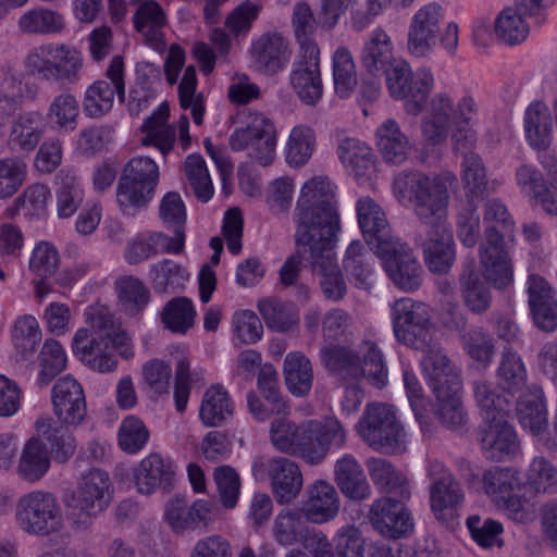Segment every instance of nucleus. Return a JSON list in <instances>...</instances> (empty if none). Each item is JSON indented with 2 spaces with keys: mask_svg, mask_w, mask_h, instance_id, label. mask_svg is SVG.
I'll list each match as a JSON object with an SVG mask.
<instances>
[{
  "mask_svg": "<svg viewBox=\"0 0 557 557\" xmlns=\"http://www.w3.org/2000/svg\"><path fill=\"white\" fill-rule=\"evenodd\" d=\"M476 106L471 96H463L455 104L450 95L438 92L430 103L428 114L421 122V133L425 145L441 146L451 128L453 148L457 153H465L461 163V181L469 208L458 215L457 235L462 244L476 238L479 215L474 208L488 191L485 166L482 159L472 152L476 143L473 128L476 121Z\"/></svg>",
  "mask_w": 557,
  "mask_h": 557,
  "instance_id": "obj_1",
  "label": "nucleus"
},
{
  "mask_svg": "<svg viewBox=\"0 0 557 557\" xmlns=\"http://www.w3.org/2000/svg\"><path fill=\"white\" fill-rule=\"evenodd\" d=\"M523 131L529 146L539 151V162L545 171L547 183L535 166L523 164L516 171L517 185L546 213L557 215V151H547L553 140V123L550 111L544 102L533 101L527 107Z\"/></svg>",
  "mask_w": 557,
  "mask_h": 557,
  "instance_id": "obj_2",
  "label": "nucleus"
},
{
  "mask_svg": "<svg viewBox=\"0 0 557 557\" xmlns=\"http://www.w3.org/2000/svg\"><path fill=\"white\" fill-rule=\"evenodd\" d=\"M296 244H337L345 240L338 212V187L325 175L306 180L294 213Z\"/></svg>",
  "mask_w": 557,
  "mask_h": 557,
  "instance_id": "obj_3",
  "label": "nucleus"
},
{
  "mask_svg": "<svg viewBox=\"0 0 557 557\" xmlns=\"http://www.w3.org/2000/svg\"><path fill=\"white\" fill-rule=\"evenodd\" d=\"M457 185V177L446 171L434 176L421 172H401L393 183L395 198L430 224H434L435 238L431 244H451L453 233L446 224L449 190Z\"/></svg>",
  "mask_w": 557,
  "mask_h": 557,
  "instance_id": "obj_4",
  "label": "nucleus"
},
{
  "mask_svg": "<svg viewBox=\"0 0 557 557\" xmlns=\"http://www.w3.org/2000/svg\"><path fill=\"white\" fill-rule=\"evenodd\" d=\"M269 438L276 450L317 465L326 458L330 450L345 447L347 432L335 417L301 423L282 417L271 422Z\"/></svg>",
  "mask_w": 557,
  "mask_h": 557,
  "instance_id": "obj_5",
  "label": "nucleus"
},
{
  "mask_svg": "<svg viewBox=\"0 0 557 557\" xmlns=\"http://www.w3.org/2000/svg\"><path fill=\"white\" fill-rule=\"evenodd\" d=\"M84 319L89 327L76 330L71 342L73 355L94 371L113 372L117 358L110 346L112 314L107 307L92 305L85 309Z\"/></svg>",
  "mask_w": 557,
  "mask_h": 557,
  "instance_id": "obj_6",
  "label": "nucleus"
},
{
  "mask_svg": "<svg viewBox=\"0 0 557 557\" xmlns=\"http://www.w3.org/2000/svg\"><path fill=\"white\" fill-rule=\"evenodd\" d=\"M321 359L325 368L344 382L367 379L376 387L387 383L384 356L373 341H362L356 349L325 345L321 349Z\"/></svg>",
  "mask_w": 557,
  "mask_h": 557,
  "instance_id": "obj_7",
  "label": "nucleus"
},
{
  "mask_svg": "<svg viewBox=\"0 0 557 557\" xmlns=\"http://www.w3.org/2000/svg\"><path fill=\"white\" fill-rule=\"evenodd\" d=\"M113 493V482L107 471L95 468L84 472L65 502L70 524L75 530L88 529L110 506Z\"/></svg>",
  "mask_w": 557,
  "mask_h": 557,
  "instance_id": "obj_8",
  "label": "nucleus"
},
{
  "mask_svg": "<svg viewBox=\"0 0 557 557\" xmlns=\"http://www.w3.org/2000/svg\"><path fill=\"white\" fill-rule=\"evenodd\" d=\"M305 547L313 557H412L409 547L394 552L385 544L367 543L362 532L352 524L338 528L332 543L322 532H313L306 539Z\"/></svg>",
  "mask_w": 557,
  "mask_h": 557,
  "instance_id": "obj_9",
  "label": "nucleus"
},
{
  "mask_svg": "<svg viewBox=\"0 0 557 557\" xmlns=\"http://www.w3.org/2000/svg\"><path fill=\"white\" fill-rule=\"evenodd\" d=\"M14 522L24 534L48 537L64 529V516L57 496L46 490H33L21 495L14 508Z\"/></svg>",
  "mask_w": 557,
  "mask_h": 557,
  "instance_id": "obj_10",
  "label": "nucleus"
},
{
  "mask_svg": "<svg viewBox=\"0 0 557 557\" xmlns=\"http://www.w3.org/2000/svg\"><path fill=\"white\" fill-rule=\"evenodd\" d=\"M234 151H247L262 166L276 157L277 132L274 122L261 112L244 111L237 115L228 140Z\"/></svg>",
  "mask_w": 557,
  "mask_h": 557,
  "instance_id": "obj_11",
  "label": "nucleus"
},
{
  "mask_svg": "<svg viewBox=\"0 0 557 557\" xmlns=\"http://www.w3.org/2000/svg\"><path fill=\"white\" fill-rule=\"evenodd\" d=\"M392 98L404 102L407 113L418 115L424 111L425 119L430 103H426L434 87V76L429 67H419L412 72L410 64L398 58L383 72ZM433 98L430 100L432 101Z\"/></svg>",
  "mask_w": 557,
  "mask_h": 557,
  "instance_id": "obj_12",
  "label": "nucleus"
},
{
  "mask_svg": "<svg viewBox=\"0 0 557 557\" xmlns=\"http://www.w3.org/2000/svg\"><path fill=\"white\" fill-rule=\"evenodd\" d=\"M160 171L150 157H134L124 166L116 188L120 210L134 215L152 200L159 182Z\"/></svg>",
  "mask_w": 557,
  "mask_h": 557,
  "instance_id": "obj_13",
  "label": "nucleus"
},
{
  "mask_svg": "<svg viewBox=\"0 0 557 557\" xmlns=\"http://www.w3.org/2000/svg\"><path fill=\"white\" fill-rule=\"evenodd\" d=\"M482 481L485 494L509 519L517 522L534 519V503L516 494L521 487L517 470L493 468L484 472Z\"/></svg>",
  "mask_w": 557,
  "mask_h": 557,
  "instance_id": "obj_14",
  "label": "nucleus"
},
{
  "mask_svg": "<svg viewBox=\"0 0 557 557\" xmlns=\"http://www.w3.org/2000/svg\"><path fill=\"white\" fill-rule=\"evenodd\" d=\"M356 431L370 446L383 451L399 450L406 437L395 409L384 404H368Z\"/></svg>",
  "mask_w": 557,
  "mask_h": 557,
  "instance_id": "obj_15",
  "label": "nucleus"
},
{
  "mask_svg": "<svg viewBox=\"0 0 557 557\" xmlns=\"http://www.w3.org/2000/svg\"><path fill=\"white\" fill-rule=\"evenodd\" d=\"M25 66L45 79H72L83 66V55L73 46L49 42L33 48L25 59Z\"/></svg>",
  "mask_w": 557,
  "mask_h": 557,
  "instance_id": "obj_16",
  "label": "nucleus"
},
{
  "mask_svg": "<svg viewBox=\"0 0 557 557\" xmlns=\"http://www.w3.org/2000/svg\"><path fill=\"white\" fill-rule=\"evenodd\" d=\"M391 319L397 341L416 349H424L432 339L426 305L401 298L391 306Z\"/></svg>",
  "mask_w": 557,
  "mask_h": 557,
  "instance_id": "obj_17",
  "label": "nucleus"
},
{
  "mask_svg": "<svg viewBox=\"0 0 557 557\" xmlns=\"http://www.w3.org/2000/svg\"><path fill=\"white\" fill-rule=\"evenodd\" d=\"M430 506L438 521L451 520L465 500V494L454 475L438 460H429Z\"/></svg>",
  "mask_w": 557,
  "mask_h": 557,
  "instance_id": "obj_18",
  "label": "nucleus"
},
{
  "mask_svg": "<svg viewBox=\"0 0 557 557\" xmlns=\"http://www.w3.org/2000/svg\"><path fill=\"white\" fill-rule=\"evenodd\" d=\"M544 11L543 0H515L495 20L494 30L497 38L510 46L523 42L530 34L528 18L542 23Z\"/></svg>",
  "mask_w": 557,
  "mask_h": 557,
  "instance_id": "obj_19",
  "label": "nucleus"
},
{
  "mask_svg": "<svg viewBox=\"0 0 557 557\" xmlns=\"http://www.w3.org/2000/svg\"><path fill=\"white\" fill-rule=\"evenodd\" d=\"M301 55L293 65L290 85L299 99L309 106L317 104L323 96L320 70V49L311 40L300 41Z\"/></svg>",
  "mask_w": 557,
  "mask_h": 557,
  "instance_id": "obj_20",
  "label": "nucleus"
},
{
  "mask_svg": "<svg viewBox=\"0 0 557 557\" xmlns=\"http://www.w3.org/2000/svg\"><path fill=\"white\" fill-rule=\"evenodd\" d=\"M443 20L444 10L437 3H428L413 14L407 36V49L411 55L425 58L434 51Z\"/></svg>",
  "mask_w": 557,
  "mask_h": 557,
  "instance_id": "obj_21",
  "label": "nucleus"
},
{
  "mask_svg": "<svg viewBox=\"0 0 557 557\" xmlns=\"http://www.w3.org/2000/svg\"><path fill=\"white\" fill-rule=\"evenodd\" d=\"M388 277L404 292L417 289L422 282L421 267L407 246H374Z\"/></svg>",
  "mask_w": 557,
  "mask_h": 557,
  "instance_id": "obj_22",
  "label": "nucleus"
},
{
  "mask_svg": "<svg viewBox=\"0 0 557 557\" xmlns=\"http://www.w3.org/2000/svg\"><path fill=\"white\" fill-rule=\"evenodd\" d=\"M336 154L344 170L359 184H371L379 177L380 162L368 143L355 137L342 138Z\"/></svg>",
  "mask_w": 557,
  "mask_h": 557,
  "instance_id": "obj_23",
  "label": "nucleus"
},
{
  "mask_svg": "<svg viewBox=\"0 0 557 557\" xmlns=\"http://www.w3.org/2000/svg\"><path fill=\"white\" fill-rule=\"evenodd\" d=\"M290 54L282 36L264 34L251 40L248 51L249 67L263 75H274L286 67Z\"/></svg>",
  "mask_w": 557,
  "mask_h": 557,
  "instance_id": "obj_24",
  "label": "nucleus"
},
{
  "mask_svg": "<svg viewBox=\"0 0 557 557\" xmlns=\"http://www.w3.org/2000/svg\"><path fill=\"white\" fill-rule=\"evenodd\" d=\"M53 413L65 426L77 428L86 417L87 407L81 384L71 376L60 379L51 394Z\"/></svg>",
  "mask_w": 557,
  "mask_h": 557,
  "instance_id": "obj_25",
  "label": "nucleus"
},
{
  "mask_svg": "<svg viewBox=\"0 0 557 557\" xmlns=\"http://www.w3.org/2000/svg\"><path fill=\"white\" fill-rule=\"evenodd\" d=\"M369 518L373 528L386 537L399 539L413 530V520L408 509L401 502L391 497L376 499L371 506Z\"/></svg>",
  "mask_w": 557,
  "mask_h": 557,
  "instance_id": "obj_26",
  "label": "nucleus"
},
{
  "mask_svg": "<svg viewBox=\"0 0 557 557\" xmlns=\"http://www.w3.org/2000/svg\"><path fill=\"white\" fill-rule=\"evenodd\" d=\"M175 472V465L158 453H149L132 470L134 485L143 495H151L159 488L169 487Z\"/></svg>",
  "mask_w": 557,
  "mask_h": 557,
  "instance_id": "obj_27",
  "label": "nucleus"
},
{
  "mask_svg": "<svg viewBox=\"0 0 557 557\" xmlns=\"http://www.w3.org/2000/svg\"><path fill=\"white\" fill-rule=\"evenodd\" d=\"M341 498L331 483L318 480L308 486L300 511L309 522L327 523L338 516Z\"/></svg>",
  "mask_w": 557,
  "mask_h": 557,
  "instance_id": "obj_28",
  "label": "nucleus"
},
{
  "mask_svg": "<svg viewBox=\"0 0 557 557\" xmlns=\"http://www.w3.org/2000/svg\"><path fill=\"white\" fill-rule=\"evenodd\" d=\"M529 307L534 324L545 332L557 329V300L553 288L541 276L530 275L527 282Z\"/></svg>",
  "mask_w": 557,
  "mask_h": 557,
  "instance_id": "obj_29",
  "label": "nucleus"
},
{
  "mask_svg": "<svg viewBox=\"0 0 557 557\" xmlns=\"http://www.w3.org/2000/svg\"><path fill=\"white\" fill-rule=\"evenodd\" d=\"M51 458L44 438L33 435L20 447L14 474L27 483L40 481L50 470Z\"/></svg>",
  "mask_w": 557,
  "mask_h": 557,
  "instance_id": "obj_30",
  "label": "nucleus"
},
{
  "mask_svg": "<svg viewBox=\"0 0 557 557\" xmlns=\"http://www.w3.org/2000/svg\"><path fill=\"white\" fill-rule=\"evenodd\" d=\"M480 440L482 449L493 460H504L519 449L517 434L505 417L483 422Z\"/></svg>",
  "mask_w": 557,
  "mask_h": 557,
  "instance_id": "obj_31",
  "label": "nucleus"
},
{
  "mask_svg": "<svg viewBox=\"0 0 557 557\" xmlns=\"http://www.w3.org/2000/svg\"><path fill=\"white\" fill-rule=\"evenodd\" d=\"M160 215L166 224L175 226L172 238L168 242V236L156 231L141 232L135 244H184L185 233L182 224L186 220V208L180 194L168 193L162 198L160 205Z\"/></svg>",
  "mask_w": 557,
  "mask_h": 557,
  "instance_id": "obj_32",
  "label": "nucleus"
},
{
  "mask_svg": "<svg viewBox=\"0 0 557 557\" xmlns=\"http://www.w3.org/2000/svg\"><path fill=\"white\" fill-rule=\"evenodd\" d=\"M480 265L474 267L481 277L497 289H505L513 283V267L505 246H481Z\"/></svg>",
  "mask_w": 557,
  "mask_h": 557,
  "instance_id": "obj_33",
  "label": "nucleus"
},
{
  "mask_svg": "<svg viewBox=\"0 0 557 557\" xmlns=\"http://www.w3.org/2000/svg\"><path fill=\"white\" fill-rule=\"evenodd\" d=\"M396 59L391 36L382 27L374 28L360 50V62L364 71L374 77H380Z\"/></svg>",
  "mask_w": 557,
  "mask_h": 557,
  "instance_id": "obj_34",
  "label": "nucleus"
},
{
  "mask_svg": "<svg viewBox=\"0 0 557 557\" xmlns=\"http://www.w3.org/2000/svg\"><path fill=\"white\" fill-rule=\"evenodd\" d=\"M517 416L521 426L535 437H540L547 430V407L540 386L530 385L518 396Z\"/></svg>",
  "mask_w": 557,
  "mask_h": 557,
  "instance_id": "obj_35",
  "label": "nucleus"
},
{
  "mask_svg": "<svg viewBox=\"0 0 557 557\" xmlns=\"http://www.w3.org/2000/svg\"><path fill=\"white\" fill-rule=\"evenodd\" d=\"M334 481L342 494L352 500L370 497L371 487L359 461L350 454L341 456L334 465Z\"/></svg>",
  "mask_w": 557,
  "mask_h": 557,
  "instance_id": "obj_36",
  "label": "nucleus"
},
{
  "mask_svg": "<svg viewBox=\"0 0 557 557\" xmlns=\"http://www.w3.org/2000/svg\"><path fill=\"white\" fill-rule=\"evenodd\" d=\"M166 17L161 7L153 0L140 4L134 15V26L143 36L145 45L157 53H163L166 48L162 28Z\"/></svg>",
  "mask_w": 557,
  "mask_h": 557,
  "instance_id": "obj_37",
  "label": "nucleus"
},
{
  "mask_svg": "<svg viewBox=\"0 0 557 557\" xmlns=\"http://www.w3.org/2000/svg\"><path fill=\"white\" fill-rule=\"evenodd\" d=\"M356 213L367 244H395L385 213L372 198H360L356 203Z\"/></svg>",
  "mask_w": 557,
  "mask_h": 557,
  "instance_id": "obj_38",
  "label": "nucleus"
},
{
  "mask_svg": "<svg viewBox=\"0 0 557 557\" xmlns=\"http://www.w3.org/2000/svg\"><path fill=\"white\" fill-rule=\"evenodd\" d=\"M450 385L433 391V412L437 420L449 429L465 424L467 414L461 400V380L450 379Z\"/></svg>",
  "mask_w": 557,
  "mask_h": 557,
  "instance_id": "obj_39",
  "label": "nucleus"
},
{
  "mask_svg": "<svg viewBox=\"0 0 557 557\" xmlns=\"http://www.w3.org/2000/svg\"><path fill=\"white\" fill-rule=\"evenodd\" d=\"M269 472L273 493L278 503L287 504L298 496L304 479L296 462L282 457L275 458L270 462Z\"/></svg>",
  "mask_w": 557,
  "mask_h": 557,
  "instance_id": "obj_40",
  "label": "nucleus"
},
{
  "mask_svg": "<svg viewBox=\"0 0 557 557\" xmlns=\"http://www.w3.org/2000/svg\"><path fill=\"white\" fill-rule=\"evenodd\" d=\"M312 268L319 270L321 286L327 298L338 300L346 293V285L336 264L333 246H310Z\"/></svg>",
  "mask_w": 557,
  "mask_h": 557,
  "instance_id": "obj_41",
  "label": "nucleus"
},
{
  "mask_svg": "<svg viewBox=\"0 0 557 557\" xmlns=\"http://www.w3.org/2000/svg\"><path fill=\"white\" fill-rule=\"evenodd\" d=\"M373 140L387 163L401 164L407 160L410 150L409 140L395 120H384L375 128Z\"/></svg>",
  "mask_w": 557,
  "mask_h": 557,
  "instance_id": "obj_42",
  "label": "nucleus"
},
{
  "mask_svg": "<svg viewBox=\"0 0 557 557\" xmlns=\"http://www.w3.org/2000/svg\"><path fill=\"white\" fill-rule=\"evenodd\" d=\"M420 350L422 352L421 370L432 392L444 388L445 385H450V379L460 380L455 367L432 339L424 349Z\"/></svg>",
  "mask_w": 557,
  "mask_h": 557,
  "instance_id": "obj_43",
  "label": "nucleus"
},
{
  "mask_svg": "<svg viewBox=\"0 0 557 557\" xmlns=\"http://www.w3.org/2000/svg\"><path fill=\"white\" fill-rule=\"evenodd\" d=\"M317 133L307 124L293 126L284 143L283 154L285 162L292 169L305 166L317 150Z\"/></svg>",
  "mask_w": 557,
  "mask_h": 557,
  "instance_id": "obj_44",
  "label": "nucleus"
},
{
  "mask_svg": "<svg viewBox=\"0 0 557 557\" xmlns=\"http://www.w3.org/2000/svg\"><path fill=\"white\" fill-rule=\"evenodd\" d=\"M169 116L170 107L162 102L141 126L145 134L143 144L154 146L164 158L173 150L175 143V129L168 123Z\"/></svg>",
  "mask_w": 557,
  "mask_h": 557,
  "instance_id": "obj_45",
  "label": "nucleus"
},
{
  "mask_svg": "<svg viewBox=\"0 0 557 557\" xmlns=\"http://www.w3.org/2000/svg\"><path fill=\"white\" fill-rule=\"evenodd\" d=\"M234 404L227 391L221 385L210 386L203 394L199 418L205 426H220L232 419Z\"/></svg>",
  "mask_w": 557,
  "mask_h": 557,
  "instance_id": "obj_46",
  "label": "nucleus"
},
{
  "mask_svg": "<svg viewBox=\"0 0 557 557\" xmlns=\"http://www.w3.org/2000/svg\"><path fill=\"white\" fill-rule=\"evenodd\" d=\"M135 86L129 94V110L139 111L156 97L161 87L162 72L159 65L139 61L135 66Z\"/></svg>",
  "mask_w": 557,
  "mask_h": 557,
  "instance_id": "obj_47",
  "label": "nucleus"
},
{
  "mask_svg": "<svg viewBox=\"0 0 557 557\" xmlns=\"http://www.w3.org/2000/svg\"><path fill=\"white\" fill-rule=\"evenodd\" d=\"M18 29L24 34L53 35L65 27V18L59 11L36 7L26 10L17 21Z\"/></svg>",
  "mask_w": 557,
  "mask_h": 557,
  "instance_id": "obj_48",
  "label": "nucleus"
},
{
  "mask_svg": "<svg viewBox=\"0 0 557 557\" xmlns=\"http://www.w3.org/2000/svg\"><path fill=\"white\" fill-rule=\"evenodd\" d=\"M78 119V101L75 96L69 92L55 96L46 112V120L49 127L61 134L75 131Z\"/></svg>",
  "mask_w": 557,
  "mask_h": 557,
  "instance_id": "obj_49",
  "label": "nucleus"
},
{
  "mask_svg": "<svg viewBox=\"0 0 557 557\" xmlns=\"http://www.w3.org/2000/svg\"><path fill=\"white\" fill-rule=\"evenodd\" d=\"M367 468L373 483L380 491L399 498L409 497V487L405 476L389 461L382 458H371L367 461Z\"/></svg>",
  "mask_w": 557,
  "mask_h": 557,
  "instance_id": "obj_50",
  "label": "nucleus"
},
{
  "mask_svg": "<svg viewBox=\"0 0 557 557\" xmlns=\"http://www.w3.org/2000/svg\"><path fill=\"white\" fill-rule=\"evenodd\" d=\"M284 377L288 391L295 396L307 395L313 381L310 360L300 351H292L285 357Z\"/></svg>",
  "mask_w": 557,
  "mask_h": 557,
  "instance_id": "obj_51",
  "label": "nucleus"
},
{
  "mask_svg": "<svg viewBox=\"0 0 557 557\" xmlns=\"http://www.w3.org/2000/svg\"><path fill=\"white\" fill-rule=\"evenodd\" d=\"M331 63L335 94L341 98H348L357 86L352 53L348 48L339 46L332 53Z\"/></svg>",
  "mask_w": 557,
  "mask_h": 557,
  "instance_id": "obj_52",
  "label": "nucleus"
},
{
  "mask_svg": "<svg viewBox=\"0 0 557 557\" xmlns=\"http://www.w3.org/2000/svg\"><path fill=\"white\" fill-rule=\"evenodd\" d=\"M44 133V117L38 111L18 114L11 126L10 140L24 151H32Z\"/></svg>",
  "mask_w": 557,
  "mask_h": 557,
  "instance_id": "obj_53",
  "label": "nucleus"
},
{
  "mask_svg": "<svg viewBox=\"0 0 557 557\" xmlns=\"http://www.w3.org/2000/svg\"><path fill=\"white\" fill-rule=\"evenodd\" d=\"M485 244H508L513 240V224L506 207L491 200L485 209Z\"/></svg>",
  "mask_w": 557,
  "mask_h": 557,
  "instance_id": "obj_54",
  "label": "nucleus"
},
{
  "mask_svg": "<svg viewBox=\"0 0 557 557\" xmlns=\"http://www.w3.org/2000/svg\"><path fill=\"white\" fill-rule=\"evenodd\" d=\"M196 315L195 305L189 298L176 297L163 307L161 322L173 333L186 334L194 326Z\"/></svg>",
  "mask_w": 557,
  "mask_h": 557,
  "instance_id": "obj_55",
  "label": "nucleus"
},
{
  "mask_svg": "<svg viewBox=\"0 0 557 557\" xmlns=\"http://www.w3.org/2000/svg\"><path fill=\"white\" fill-rule=\"evenodd\" d=\"M474 399L483 422L505 417L509 410L507 396L498 394L496 386L485 380L474 383Z\"/></svg>",
  "mask_w": 557,
  "mask_h": 557,
  "instance_id": "obj_56",
  "label": "nucleus"
},
{
  "mask_svg": "<svg viewBox=\"0 0 557 557\" xmlns=\"http://www.w3.org/2000/svg\"><path fill=\"white\" fill-rule=\"evenodd\" d=\"M483 280L474 267H466L461 276L465 304L475 313L486 311L492 301L491 290Z\"/></svg>",
  "mask_w": 557,
  "mask_h": 557,
  "instance_id": "obj_57",
  "label": "nucleus"
},
{
  "mask_svg": "<svg viewBox=\"0 0 557 557\" xmlns=\"http://www.w3.org/2000/svg\"><path fill=\"white\" fill-rule=\"evenodd\" d=\"M120 309L127 315H137L150 301L148 288L138 278L128 276L116 282Z\"/></svg>",
  "mask_w": 557,
  "mask_h": 557,
  "instance_id": "obj_58",
  "label": "nucleus"
},
{
  "mask_svg": "<svg viewBox=\"0 0 557 557\" xmlns=\"http://www.w3.org/2000/svg\"><path fill=\"white\" fill-rule=\"evenodd\" d=\"M67 364V355L61 343L55 339H47L38 357V374L36 382L40 386H47Z\"/></svg>",
  "mask_w": 557,
  "mask_h": 557,
  "instance_id": "obj_59",
  "label": "nucleus"
},
{
  "mask_svg": "<svg viewBox=\"0 0 557 557\" xmlns=\"http://www.w3.org/2000/svg\"><path fill=\"white\" fill-rule=\"evenodd\" d=\"M150 432L146 423L135 414L126 416L117 430V445L128 455H136L148 444Z\"/></svg>",
  "mask_w": 557,
  "mask_h": 557,
  "instance_id": "obj_60",
  "label": "nucleus"
},
{
  "mask_svg": "<svg viewBox=\"0 0 557 557\" xmlns=\"http://www.w3.org/2000/svg\"><path fill=\"white\" fill-rule=\"evenodd\" d=\"M185 174L197 199L208 202L214 194V187L206 161L200 154L193 153L186 158Z\"/></svg>",
  "mask_w": 557,
  "mask_h": 557,
  "instance_id": "obj_61",
  "label": "nucleus"
},
{
  "mask_svg": "<svg viewBox=\"0 0 557 557\" xmlns=\"http://www.w3.org/2000/svg\"><path fill=\"white\" fill-rule=\"evenodd\" d=\"M497 373L499 384L506 394L515 396L517 393L521 395L525 392L527 371L519 355L504 352Z\"/></svg>",
  "mask_w": 557,
  "mask_h": 557,
  "instance_id": "obj_62",
  "label": "nucleus"
},
{
  "mask_svg": "<svg viewBox=\"0 0 557 557\" xmlns=\"http://www.w3.org/2000/svg\"><path fill=\"white\" fill-rule=\"evenodd\" d=\"M27 163L17 157L0 158V200L13 197L26 183Z\"/></svg>",
  "mask_w": 557,
  "mask_h": 557,
  "instance_id": "obj_63",
  "label": "nucleus"
},
{
  "mask_svg": "<svg viewBox=\"0 0 557 557\" xmlns=\"http://www.w3.org/2000/svg\"><path fill=\"white\" fill-rule=\"evenodd\" d=\"M258 309L268 327L276 331H287L298 322V311L293 304L276 299H262Z\"/></svg>",
  "mask_w": 557,
  "mask_h": 557,
  "instance_id": "obj_64",
  "label": "nucleus"
}]
</instances>
